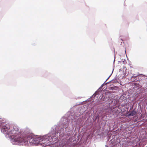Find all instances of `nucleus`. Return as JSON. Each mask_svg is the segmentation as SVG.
Listing matches in <instances>:
<instances>
[{
    "label": "nucleus",
    "instance_id": "1",
    "mask_svg": "<svg viewBox=\"0 0 147 147\" xmlns=\"http://www.w3.org/2000/svg\"><path fill=\"white\" fill-rule=\"evenodd\" d=\"M58 123L51 127L49 133L43 136L34 135L25 129L23 134L19 127V133L15 135L11 141L13 145L35 146L39 144L44 147H66L70 146L64 135V131Z\"/></svg>",
    "mask_w": 147,
    "mask_h": 147
},
{
    "label": "nucleus",
    "instance_id": "2",
    "mask_svg": "<svg viewBox=\"0 0 147 147\" xmlns=\"http://www.w3.org/2000/svg\"><path fill=\"white\" fill-rule=\"evenodd\" d=\"M81 113L76 115L74 111H69L63 116L58 122L59 125L64 131V135L70 146L75 145L79 140V135L76 132L74 135V127L76 129H80L83 122L81 119L79 118L76 120L77 117L79 116Z\"/></svg>",
    "mask_w": 147,
    "mask_h": 147
},
{
    "label": "nucleus",
    "instance_id": "3",
    "mask_svg": "<svg viewBox=\"0 0 147 147\" xmlns=\"http://www.w3.org/2000/svg\"><path fill=\"white\" fill-rule=\"evenodd\" d=\"M107 116L103 114L99 113L96 116L94 119V121H96L97 120V123L98 125V128L100 129L102 127V129H104L106 124V119Z\"/></svg>",
    "mask_w": 147,
    "mask_h": 147
},
{
    "label": "nucleus",
    "instance_id": "4",
    "mask_svg": "<svg viewBox=\"0 0 147 147\" xmlns=\"http://www.w3.org/2000/svg\"><path fill=\"white\" fill-rule=\"evenodd\" d=\"M106 130L107 132H108L107 134V141H109L111 138H112L109 142V146L110 147H112L117 145L119 142V140L116 135L112 136V134H111L109 130L108 131L107 129Z\"/></svg>",
    "mask_w": 147,
    "mask_h": 147
},
{
    "label": "nucleus",
    "instance_id": "5",
    "mask_svg": "<svg viewBox=\"0 0 147 147\" xmlns=\"http://www.w3.org/2000/svg\"><path fill=\"white\" fill-rule=\"evenodd\" d=\"M100 100L105 101H108L109 103H112L113 101H111V102L109 101V99H110V97L109 96L108 94L106 93H104L102 95H101L100 97Z\"/></svg>",
    "mask_w": 147,
    "mask_h": 147
},
{
    "label": "nucleus",
    "instance_id": "6",
    "mask_svg": "<svg viewBox=\"0 0 147 147\" xmlns=\"http://www.w3.org/2000/svg\"><path fill=\"white\" fill-rule=\"evenodd\" d=\"M140 75H142V76H139V77H138V79L132 77V76H131V82H136L137 81H141V80H147V78H145V77H144V75L143 74H141Z\"/></svg>",
    "mask_w": 147,
    "mask_h": 147
},
{
    "label": "nucleus",
    "instance_id": "7",
    "mask_svg": "<svg viewBox=\"0 0 147 147\" xmlns=\"http://www.w3.org/2000/svg\"><path fill=\"white\" fill-rule=\"evenodd\" d=\"M143 80H141V81H137L135 83V86L137 89L140 88L142 87V84H144V82L143 81Z\"/></svg>",
    "mask_w": 147,
    "mask_h": 147
},
{
    "label": "nucleus",
    "instance_id": "8",
    "mask_svg": "<svg viewBox=\"0 0 147 147\" xmlns=\"http://www.w3.org/2000/svg\"><path fill=\"white\" fill-rule=\"evenodd\" d=\"M136 113V111H135V109H133L129 113H127L126 116H132L134 115Z\"/></svg>",
    "mask_w": 147,
    "mask_h": 147
},
{
    "label": "nucleus",
    "instance_id": "9",
    "mask_svg": "<svg viewBox=\"0 0 147 147\" xmlns=\"http://www.w3.org/2000/svg\"><path fill=\"white\" fill-rule=\"evenodd\" d=\"M109 83H116L117 82V81L116 79V78H115L109 81Z\"/></svg>",
    "mask_w": 147,
    "mask_h": 147
},
{
    "label": "nucleus",
    "instance_id": "10",
    "mask_svg": "<svg viewBox=\"0 0 147 147\" xmlns=\"http://www.w3.org/2000/svg\"><path fill=\"white\" fill-rule=\"evenodd\" d=\"M118 88L117 86H115L113 87H111V89L113 90H116L118 89Z\"/></svg>",
    "mask_w": 147,
    "mask_h": 147
},
{
    "label": "nucleus",
    "instance_id": "11",
    "mask_svg": "<svg viewBox=\"0 0 147 147\" xmlns=\"http://www.w3.org/2000/svg\"><path fill=\"white\" fill-rule=\"evenodd\" d=\"M132 77L136 79H138V77H139V76H138V75H137L136 74H134L133 76H132Z\"/></svg>",
    "mask_w": 147,
    "mask_h": 147
},
{
    "label": "nucleus",
    "instance_id": "12",
    "mask_svg": "<svg viewBox=\"0 0 147 147\" xmlns=\"http://www.w3.org/2000/svg\"><path fill=\"white\" fill-rule=\"evenodd\" d=\"M97 91H96L91 96L92 98H94L96 95L97 94Z\"/></svg>",
    "mask_w": 147,
    "mask_h": 147
},
{
    "label": "nucleus",
    "instance_id": "13",
    "mask_svg": "<svg viewBox=\"0 0 147 147\" xmlns=\"http://www.w3.org/2000/svg\"><path fill=\"white\" fill-rule=\"evenodd\" d=\"M109 83V82H108L106 83H105V82L101 85L100 86L102 88L103 87V86L105 85L108 83Z\"/></svg>",
    "mask_w": 147,
    "mask_h": 147
},
{
    "label": "nucleus",
    "instance_id": "14",
    "mask_svg": "<svg viewBox=\"0 0 147 147\" xmlns=\"http://www.w3.org/2000/svg\"><path fill=\"white\" fill-rule=\"evenodd\" d=\"M102 90V87L100 86L98 88V89L96 91H97V92H98L99 91H101Z\"/></svg>",
    "mask_w": 147,
    "mask_h": 147
},
{
    "label": "nucleus",
    "instance_id": "15",
    "mask_svg": "<svg viewBox=\"0 0 147 147\" xmlns=\"http://www.w3.org/2000/svg\"><path fill=\"white\" fill-rule=\"evenodd\" d=\"M113 71H112V72L111 73V74L109 76L108 78L105 81V82H106V81L109 79V78H110V77L111 76V75L112 74L113 72Z\"/></svg>",
    "mask_w": 147,
    "mask_h": 147
},
{
    "label": "nucleus",
    "instance_id": "16",
    "mask_svg": "<svg viewBox=\"0 0 147 147\" xmlns=\"http://www.w3.org/2000/svg\"><path fill=\"white\" fill-rule=\"evenodd\" d=\"M121 44H120V45H121V44L122 43V41H123V40L121 38Z\"/></svg>",
    "mask_w": 147,
    "mask_h": 147
},
{
    "label": "nucleus",
    "instance_id": "17",
    "mask_svg": "<svg viewBox=\"0 0 147 147\" xmlns=\"http://www.w3.org/2000/svg\"><path fill=\"white\" fill-rule=\"evenodd\" d=\"M92 98V97H90V98H89L88 99V100L90 101V100H91V98Z\"/></svg>",
    "mask_w": 147,
    "mask_h": 147
},
{
    "label": "nucleus",
    "instance_id": "18",
    "mask_svg": "<svg viewBox=\"0 0 147 147\" xmlns=\"http://www.w3.org/2000/svg\"><path fill=\"white\" fill-rule=\"evenodd\" d=\"M105 147H110L109 146H109L107 145H105Z\"/></svg>",
    "mask_w": 147,
    "mask_h": 147
},
{
    "label": "nucleus",
    "instance_id": "19",
    "mask_svg": "<svg viewBox=\"0 0 147 147\" xmlns=\"http://www.w3.org/2000/svg\"><path fill=\"white\" fill-rule=\"evenodd\" d=\"M121 71H122V70L121 69H119V72H120Z\"/></svg>",
    "mask_w": 147,
    "mask_h": 147
},
{
    "label": "nucleus",
    "instance_id": "20",
    "mask_svg": "<svg viewBox=\"0 0 147 147\" xmlns=\"http://www.w3.org/2000/svg\"><path fill=\"white\" fill-rule=\"evenodd\" d=\"M114 57H115V58H114V62H114V61H115V55Z\"/></svg>",
    "mask_w": 147,
    "mask_h": 147
},
{
    "label": "nucleus",
    "instance_id": "21",
    "mask_svg": "<svg viewBox=\"0 0 147 147\" xmlns=\"http://www.w3.org/2000/svg\"><path fill=\"white\" fill-rule=\"evenodd\" d=\"M125 54L126 55V50L125 49Z\"/></svg>",
    "mask_w": 147,
    "mask_h": 147
}]
</instances>
